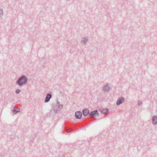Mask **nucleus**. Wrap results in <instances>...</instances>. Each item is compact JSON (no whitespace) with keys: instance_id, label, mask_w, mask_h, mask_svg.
<instances>
[{"instance_id":"7ed1b4c3","label":"nucleus","mask_w":157,"mask_h":157,"mask_svg":"<svg viewBox=\"0 0 157 157\" xmlns=\"http://www.w3.org/2000/svg\"><path fill=\"white\" fill-rule=\"evenodd\" d=\"M124 98H121V99H119L117 102V105H120V104L122 103L124 101Z\"/></svg>"},{"instance_id":"9b49d317","label":"nucleus","mask_w":157,"mask_h":157,"mask_svg":"<svg viewBox=\"0 0 157 157\" xmlns=\"http://www.w3.org/2000/svg\"><path fill=\"white\" fill-rule=\"evenodd\" d=\"M20 92V90L19 89H18L16 91V92L17 94L19 93Z\"/></svg>"},{"instance_id":"0eeeda50","label":"nucleus","mask_w":157,"mask_h":157,"mask_svg":"<svg viewBox=\"0 0 157 157\" xmlns=\"http://www.w3.org/2000/svg\"><path fill=\"white\" fill-rule=\"evenodd\" d=\"M153 124H156L157 123V117H154L153 119Z\"/></svg>"},{"instance_id":"f8f14e48","label":"nucleus","mask_w":157,"mask_h":157,"mask_svg":"<svg viewBox=\"0 0 157 157\" xmlns=\"http://www.w3.org/2000/svg\"><path fill=\"white\" fill-rule=\"evenodd\" d=\"M0 13H1L0 15H2V11L1 10H0Z\"/></svg>"},{"instance_id":"9d476101","label":"nucleus","mask_w":157,"mask_h":157,"mask_svg":"<svg viewBox=\"0 0 157 157\" xmlns=\"http://www.w3.org/2000/svg\"><path fill=\"white\" fill-rule=\"evenodd\" d=\"M109 88V87L107 86H105L104 87V90L105 91H107L108 90Z\"/></svg>"},{"instance_id":"f257e3e1","label":"nucleus","mask_w":157,"mask_h":157,"mask_svg":"<svg viewBox=\"0 0 157 157\" xmlns=\"http://www.w3.org/2000/svg\"><path fill=\"white\" fill-rule=\"evenodd\" d=\"M26 82V77L23 76L19 79L17 82V83L20 86L22 85L23 84L25 83Z\"/></svg>"},{"instance_id":"6e6552de","label":"nucleus","mask_w":157,"mask_h":157,"mask_svg":"<svg viewBox=\"0 0 157 157\" xmlns=\"http://www.w3.org/2000/svg\"><path fill=\"white\" fill-rule=\"evenodd\" d=\"M97 113V110H95L90 113V115H93L95 114V115H94V116H95V115H97L98 114V113Z\"/></svg>"},{"instance_id":"1a4fd4ad","label":"nucleus","mask_w":157,"mask_h":157,"mask_svg":"<svg viewBox=\"0 0 157 157\" xmlns=\"http://www.w3.org/2000/svg\"><path fill=\"white\" fill-rule=\"evenodd\" d=\"M20 109H18L17 110H16L15 109L13 110V112L14 113H16L17 112H19L20 111Z\"/></svg>"},{"instance_id":"20e7f679","label":"nucleus","mask_w":157,"mask_h":157,"mask_svg":"<svg viewBox=\"0 0 157 157\" xmlns=\"http://www.w3.org/2000/svg\"><path fill=\"white\" fill-rule=\"evenodd\" d=\"M51 97V95L50 94H48L45 100V101L46 102H48Z\"/></svg>"},{"instance_id":"423d86ee","label":"nucleus","mask_w":157,"mask_h":157,"mask_svg":"<svg viewBox=\"0 0 157 157\" xmlns=\"http://www.w3.org/2000/svg\"><path fill=\"white\" fill-rule=\"evenodd\" d=\"M101 113L103 114H107L108 113V110L106 109H103L101 110Z\"/></svg>"},{"instance_id":"f03ea898","label":"nucleus","mask_w":157,"mask_h":157,"mask_svg":"<svg viewBox=\"0 0 157 157\" xmlns=\"http://www.w3.org/2000/svg\"><path fill=\"white\" fill-rule=\"evenodd\" d=\"M82 115V113L79 111L76 112L75 113V117L78 119H80L81 118Z\"/></svg>"},{"instance_id":"39448f33","label":"nucleus","mask_w":157,"mask_h":157,"mask_svg":"<svg viewBox=\"0 0 157 157\" xmlns=\"http://www.w3.org/2000/svg\"><path fill=\"white\" fill-rule=\"evenodd\" d=\"M89 110L87 109H85L83 110V115L85 116L87 115L89 113Z\"/></svg>"}]
</instances>
